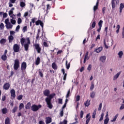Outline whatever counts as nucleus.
<instances>
[{"label":"nucleus","mask_w":124,"mask_h":124,"mask_svg":"<svg viewBox=\"0 0 124 124\" xmlns=\"http://www.w3.org/2000/svg\"><path fill=\"white\" fill-rule=\"evenodd\" d=\"M95 96V93H94L93 91L91 93H90V97L91 98H93Z\"/></svg>","instance_id":"nucleus-36"},{"label":"nucleus","mask_w":124,"mask_h":124,"mask_svg":"<svg viewBox=\"0 0 124 124\" xmlns=\"http://www.w3.org/2000/svg\"><path fill=\"white\" fill-rule=\"evenodd\" d=\"M1 59L2 60V61H6L7 60V56L3 54L1 56Z\"/></svg>","instance_id":"nucleus-26"},{"label":"nucleus","mask_w":124,"mask_h":124,"mask_svg":"<svg viewBox=\"0 0 124 124\" xmlns=\"http://www.w3.org/2000/svg\"><path fill=\"white\" fill-rule=\"evenodd\" d=\"M98 4H99V0H97L96 5L93 6V12L95 13L96 10L98 9Z\"/></svg>","instance_id":"nucleus-8"},{"label":"nucleus","mask_w":124,"mask_h":124,"mask_svg":"<svg viewBox=\"0 0 124 124\" xmlns=\"http://www.w3.org/2000/svg\"><path fill=\"white\" fill-rule=\"evenodd\" d=\"M51 66L53 69H54V70H57V69H58V66L57 65V64L55 62H53L52 63Z\"/></svg>","instance_id":"nucleus-18"},{"label":"nucleus","mask_w":124,"mask_h":124,"mask_svg":"<svg viewBox=\"0 0 124 124\" xmlns=\"http://www.w3.org/2000/svg\"><path fill=\"white\" fill-rule=\"evenodd\" d=\"M79 116L80 119H83V116H84V111H83V110L80 111Z\"/></svg>","instance_id":"nucleus-40"},{"label":"nucleus","mask_w":124,"mask_h":124,"mask_svg":"<svg viewBox=\"0 0 124 124\" xmlns=\"http://www.w3.org/2000/svg\"><path fill=\"white\" fill-rule=\"evenodd\" d=\"M70 95V89H69L67 92V94L66 95V98H68Z\"/></svg>","instance_id":"nucleus-42"},{"label":"nucleus","mask_w":124,"mask_h":124,"mask_svg":"<svg viewBox=\"0 0 124 124\" xmlns=\"http://www.w3.org/2000/svg\"><path fill=\"white\" fill-rule=\"evenodd\" d=\"M116 0H111V6L112 9H114L116 7V4L115 3Z\"/></svg>","instance_id":"nucleus-22"},{"label":"nucleus","mask_w":124,"mask_h":124,"mask_svg":"<svg viewBox=\"0 0 124 124\" xmlns=\"http://www.w3.org/2000/svg\"><path fill=\"white\" fill-rule=\"evenodd\" d=\"M95 115H96V111L94 110L92 115V117L93 119L95 118Z\"/></svg>","instance_id":"nucleus-55"},{"label":"nucleus","mask_w":124,"mask_h":124,"mask_svg":"<svg viewBox=\"0 0 124 124\" xmlns=\"http://www.w3.org/2000/svg\"><path fill=\"white\" fill-rule=\"evenodd\" d=\"M118 116L119 114H117L116 115H115V116L113 118V119L111 120V122H112V123L113 122H116V120H117V119L118 118Z\"/></svg>","instance_id":"nucleus-30"},{"label":"nucleus","mask_w":124,"mask_h":124,"mask_svg":"<svg viewBox=\"0 0 124 124\" xmlns=\"http://www.w3.org/2000/svg\"><path fill=\"white\" fill-rule=\"evenodd\" d=\"M95 25H96L95 21H93L92 24V29H94V28H95Z\"/></svg>","instance_id":"nucleus-49"},{"label":"nucleus","mask_w":124,"mask_h":124,"mask_svg":"<svg viewBox=\"0 0 124 124\" xmlns=\"http://www.w3.org/2000/svg\"><path fill=\"white\" fill-rule=\"evenodd\" d=\"M104 31L106 32V35H107V34H108V27L105 28Z\"/></svg>","instance_id":"nucleus-45"},{"label":"nucleus","mask_w":124,"mask_h":124,"mask_svg":"<svg viewBox=\"0 0 124 124\" xmlns=\"http://www.w3.org/2000/svg\"><path fill=\"white\" fill-rule=\"evenodd\" d=\"M20 5L21 7H25V6H26V3H25V2L22 1V2H20Z\"/></svg>","instance_id":"nucleus-43"},{"label":"nucleus","mask_w":124,"mask_h":124,"mask_svg":"<svg viewBox=\"0 0 124 124\" xmlns=\"http://www.w3.org/2000/svg\"><path fill=\"white\" fill-rule=\"evenodd\" d=\"M13 27V25H12L10 23L6 25V28H7V29H12Z\"/></svg>","instance_id":"nucleus-23"},{"label":"nucleus","mask_w":124,"mask_h":124,"mask_svg":"<svg viewBox=\"0 0 124 124\" xmlns=\"http://www.w3.org/2000/svg\"><path fill=\"white\" fill-rule=\"evenodd\" d=\"M118 56H119V58L120 59H122L123 58V55H124V53L122 51H120L118 53Z\"/></svg>","instance_id":"nucleus-34"},{"label":"nucleus","mask_w":124,"mask_h":124,"mask_svg":"<svg viewBox=\"0 0 124 124\" xmlns=\"http://www.w3.org/2000/svg\"><path fill=\"white\" fill-rule=\"evenodd\" d=\"M33 46L35 47V49L36 50L38 54H40L41 53V47H40L39 44H35Z\"/></svg>","instance_id":"nucleus-6"},{"label":"nucleus","mask_w":124,"mask_h":124,"mask_svg":"<svg viewBox=\"0 0 124 124\" xmlns=\"http://www.w3.org/2000/svg\"><path fill=\"white\" fill-rule=\"evenodd\" d=\"M42 107V106L41 105H36L34 104L31 106V110L33 111V112H37V111H38Z\"/></svg>","instance_id":"nucleus-2"},{"label":"nucleus","mask_w":124,"mask_h":124,"mask_svg":"<svg viewBox=\"0 0 124 124\" xmlns=\"http://www.w3.org/2000/svg\"><path fill=\"white\" fill-rule=\"evenodd\" d=\"M106 11V7H104L102 8V12H103V15H104L105 14V11Z\"/></svg>","instance_id":"nucleus-58"},{"label":"nucleus","mask_w":124,"mask_h":124,"mask_svg":"<svg viewBox=\"0 0 124 124\" xmlns=\"http://www.w3.org/2000/svg\"><path fill=\"white\" fill-rule=\"evenodd\" d=\"M56 96V93H52V94H50L48 95V97H47L45 99V101L47 105V107L49 109H52L53 108V105H52V102H51L52 101V99L55 97Z\"/></svg>","instance_id":"nucleus-1"},{"label":"nucleus","mask_w":124,"mask_h":124,"mask_svg":"<svg viewBox=\"0 0 124 124\" xmlns=\"http://www.w3.org/2000/svg\"><path fill=\"white\" fill-rule=\"evenodd\" d=\"M19 67H20V61L19 59H16L14 64V69L15 70H18Z\"/></svg>","instance_id":"nucleus-3"},{"label":"nucleus","mask_w":124,"mask_h":124,"mask_svg":"<svg viewBox=\"0 0 124 124\" xmlns=\"http://www.w3.org/2000/svg\"><path fill=\"white\" fill-rule=\"evenodd\" d=\"M84 105L85 107H89L91 105V100L88 99L86 101L84 102Z\"/></svg>","instance_id":"nucleus-15"},{"label":"nucleus","mask_w":124,"mask_h":124,"mask_svg":"<svg viewBox=\"0 0 124 124\" xmlns=\"http://www.w3.org/2000/svg\"><path fill=\"white\" fill-rule=\"evenodd\" d=\"M22 23V19L21 18H18L17 19V24H18V25H20V24H21Z\"/></svg>","instance_id":"nucleus-51"},{"label":"nucleus","mask_w":124,"mask_h":124,"mask_svg":"<svg viewBox=\"0 0 124 124\" xmlns=\"http://www.w3.org/2000/svg\"><path fill=\"white\" fill-rule=\"evenodd\" d=\"M58 103H59V104H62V99H58Z\"/></svg>","instance_id":"nucleus-60"},{"label":"nucleus","mask_w":124,"mask_h":124,"mask_svg":"<svg viewBox=\"0 0 124 124\" xmlns=\"http://www.w3.org/2000/svg\"><path fill=\"white\" fill-rule=\"evenodd\" d=\"M5 124H10V119L7 117L5 121Z\"/></svg>","instance_id":"nucleus-27"},{"label":"nucleus","mask_w":124,"mask_h":124,"mask_svg":"<svg viewBox=\"0 0 124 124\" xmlns=\"http://www.w3.org/2000/svg\"><path fill=\"white\" fill-rule=\"evenodd\" d=\"M121 74V72H118L117 74H116L113 78V80H116V79H118L119 78V76H120Z\"/></svg>","instance_id":"nucleus-24"},{"label":"nucleus","mask_w":124,"mask_h":124,"mask_svg":"<svg viewBox=\"0 0 124 124\" xmlns=\"http://www.w3.org/2000/svg\"><path fill=\"white\" fill-rule=\"evenodd\" d=\"M67 60L66 61V63H65V65H66V68H67V69H69L70 67V63H67Z\"/></svg>","instance_id":"nucleus-31"},{"label":"nucleus","mask_w":124,"mask_h":124,"mask_svg":"<svg viewBox=\"0 0 124 124\" xmlns=\"http://www.w3.org/2000/svg\"><path fill=\"white\" fill-rule=\"evenodd\" d=\"M41 21V20H38L37 21H36L35 22L36 26H38L40 24Z\"/></svg>","instance_id":"nucleus-57"},{"label":"nucleus","mask_w":124,"mask_h":124,"mask_svg":"<svg viewBox=\"0 0 124 124\" xmlns=\"http://www.w3.org/2000/svg\"><path fill=\"white\" fill-rule=\"evenodd\" d=\"M94 88V84H93V83H92L91 84V86L90 87V91H93V90Z\"/></svg>","instance_id":"nucleus-48"},{"label":"nucleus","mask_w":124,"mask_h":124,"mask_svg":"<svg viewBox=\"0 0 124 124\" xmlns=\"http://www.w3.org/2000/svg\"><path fill=\"white\" fill-rule=\"evenodd\" d=\"M62 72L63 75H64L63 79L64 80V81H65V80H66V76H67V74L65 73L64 69H62Z\"/></svg>","instance_id":"nucleus-16"},{"label":"nucleus","mask_w":124,"mask_h":124,"mask_svg":"<svg viewBox=\"0 0 124 124\" xmlns=\"http://www.w3.org/2000/svg\"><path fill=\"white\" fill-rule=\"evenodd\" d=\"M26 69H27V63L26 62H23L21 63V70L22 73L26 72Z\"/></svg>","instance_id":"nucleus-4"},{"label":"nucleus","mask_w":124,"mask_h":124,"mask_svg":"<svg viewBox=\"0 0 124 124\" xmlns=\"http://www.w3.org/2000/svg\"><path fill=\"white\" fill-rule=\"evenodd\" d=\"M23 99V95H19L17 97V99L18 100H22V99Z\"/></svg>","instance_id":"nucleus-47"},{"label":"nucleus","mask_w":124,"mask_h":124,"mask_svg":"<svg viewBox=\"0 0 124 124\" xmlns=\"http://www.w3.org/2000/svg\"><path fill=\"white\" fill-rule=\"evenodd\" d=\"M43 94L45 96H49L50 95V90L46 89L43 91Z\"/></svg>","instance_id":"nucleus-10"},{"label":"nucleus","mask_w":124,"mask_h":124,"mask_svg":"<svg viewBox=\"0 0 124 124\" xmlns=\"http://www.w3.org/2000/svg\"><path fill=\"white\" fill-rule=\"evenodd\" d=\"M11 23L13 25H15V24H16V20L15 19H11Z\"/></svg>","instance_id":"nucleus-46"},{"label":"nucleus","mask_w":124,"mask_h":124,"mask_svg":"<svg viewBox=\"0 0 124 124\" xmlns=\"http://www.w3.org/2000/svg\"><path fill=\"white\" fill-rule=\"evenodd\" d=\"M60 124H67V121L66 120H64L63 122H61Z\"/></svg>","instance_id":"nucleus-59"},{"label":"nucleus","mask_w":124,"mask_h":124,"mask_svg":"<svg viewBox=\"0 0 124 124\" xmlns=\"http://www.w3.org/2000/svg\"><path fill=\"white\" fill-rule=\"evenodd\" d=\"M102 24H103V21L100 20L98 23L99 27L102 28Z\"/></svg>","instance_id":"nucleus-38"},{"label":"nucleus","mask_w":124,"mask_h":124,"mask_svg":"<svg viewBox=\"0 0 124 124\" xmlns=\"http://www.w3.org/2000/svg\"><path fill=\"white\" fill-rule=\"evenodd\" d=\"M88 56H89V52L87 51L85 53V56L84 60V61H83L84 63H86V62H87V60H89V58H88Z\"/></svg>","instance_id":"nucleus-14"},{"label":"nucleus","mask_w":124,"mask_h":124,"mask_svg":"<svg viewBox=\"0 0 124 124\" xmlns=\"http://www.w3.org/2000/svg\"><path fill=\"white\" fill-rule=\"evenodd\" d=\"M104 45L106 49H108V46L106 45V41H105V40H104Z\"/></svg>","instance_id":"nucleus-53"},{"label":"nucleus","mask_w":124,"mask_h":124,"mask_svg":"<svg viewBox=\"0 0 124 124\" xmlns=\"http://www.w3.org/2000/svg\"><path fill=\"white\" fill-rule=\"evenodd\" d=\"M10 93H11V97H13V99H14V98H15V97H16V94H15L16 93L15 90L12 89L10 91Z\"/></svg>","instance_id":"nucleus-9"},{"label":"nucleus","mask_w":124,"mask_h":124,"mask_svg":"<svg viewBox=\"0 0 124 124\" xmlns=\"http://www.w3.org/2000/svg\"><path fill=\"white\" fill-rule=\"evenodd\" d=\"M6 43V39L2 38L0 40V44H5Z\"/></svg>","instance_id":"nucleus-25"},{"label":"nucleus","mask_w":124,"mask_h":124,"mask_svg":"<svg viewBox=\"0 0 124 124\" xmlns=\"http://www.w3.org/2000/svg\"><path fill=\"white\" fill-rule=\"evenodd\" d=\"M99 60L101 62L104 63L105 62V61H106V56H103L100 57Z\"/></svg>","instance_id":"nucleus-17"},{"label":"nucleus","mask_w":124,"mask_h":124,"mask_svg":"<svg viewBox=\"0 0 124 124\" xmlns=\"http://www.w3.org/2000/svg\"><path fill=\"white\" fill-rule=\"evenodd\" d=\"M20 30V25H18L16 29V31H19V30Z\"/></svg>","instance_id":"nucleus-64"},{"label":"nucleus","mask_w":124,"mask_h":124,"mask_svg":"<svg viewBox=\"0 0 124 124\" xmlns=\"http://www.w3.org/2000/svg\"><path fill=\"white\" fill-rule=\"evenodd\" d=\"M87 70H88V71H91V70H92V65L91 64H89L88 68H87Z\"/></svg>","instance_id":"nucleus-61"},{"label":"nucleus","mask_w":124,"mask_h":124,"mask_svg":"<svg viewBox=\"0 0 124 124\" xmlns=\"http://www.w3.org/2000/svg\"><path fill=\"white\" fill-rule=\"evenodd\" d=\"M39 75L40 76V77H41V78H43L44 75L42 73V72L40 71V70H39Z\"/></svg>","instance_id":"nucleus-50"},{"label":"nucleus","mask_w":124,"mask_h":124,"mask_svg":"<svg viewBox=\"0 0 124 124\" xmlns=\"http://www.w3.org/2000/svg\"><path fill=\"white\" fill-rule=\"evenodd\" d=\"M26 40L27 41V43H26V44H29L30 45V44H31V40H30V38H27Z\"/></svg>","instance_id":"nucleus-54"},{"label":"nucleus","mask_w":124,"mask_h":124,"mask_svg":"<svg viewBox=\"0 0 124 124\" xmlns=\"http://www.w3.org/2000/svg\"><path fill=\"white\" fill-rule=\"evenodd\" d=\"M103 47L102 46H100L98 48L96 49V53H100V51L102 50Z\"/></svg>","instance_id":"nucleus-33"},{"label":"nucleus","mask_w":124,"mask_h":124,"mask_svg":"<svg viewBox=\"0 0 124 124\" xmlns=\"http://www.w3.org/2000/svg\"><path fill=\"white\" fill-rule=\"evenodd\" d=\"M28 31V27L27 26H24L23 27V32H26Z\"/></svg>","instance_id":"nucleus-56"},{"label":"nucleus","mask_w":124,"mask_h":124,"mask_svg":"<svg viewBox=\"0 0 124 124\" xmlns=\"http://www.w3.org/2000/svg\"><path fill=\"white\" fill-rule=\"evenodd\" d=\"M103 117H104V113H102V114H101V117L99 119V122L103 121Z\"/></svg>","instance_id":"nucleus-41"},{"label":"nucleus","mask_w":124,"mask_h":124,"mask_svg":"<svg viewBox=\"0 0 124 124\" xmlns=\"http://www.w3.org/2000/svg\"><path fill=\"white\" fill-rule=\"evenodd\" d=\"M17 110H18V107L17 106H15L12 110V112L14 113L17 111Z\"/></svg>","instance_id":"nucleus-37"},{"label":"nucleus","mask_w":124,"mask_h":124,"mask_svg":"<svg viewBox=\"0 0 124 124\" xmlns=\"http://www.w3.org/2000/svg\"><path fill=\"white\" fill-rule=\"evenodd\" d=\"M24 46L25 51H28L29 47H30V45H29L28 44H25Z\"/></svg>","instance_id":"nucleus-21"},{"label":"nucleus","mask_w":124,"mask_h":124,"mask_svg":"<svg viewBox=\"0 0 124 124\" xmlns=\"http://www.w3.org/2000/svg\"><path fill=\"white\" fill-rule=\"evenodd\" d=\"M24 107H25V106H24V104L21 103L19 105V110H22V109H24Z\"/></svg>","instance_id":"nucleus-35"},{"label":"nucleus","mask_w":124,"mask_h":124,"mask_svg":"<svg viewBox=\"0 0 124 124\" xmlns=\"http://www.w3.org/2000/svg\"><path fill=\"white\" fill-rule=\"evenodd\" d=\"M39 34H40V30L39 29L38 30V32L36 37V39H37V40H38V39H39Z\"/></svg>","instance_id":"nucleus-39"},{"label":"nucleus","mask_w":124,"mask_h":124,"mask_svg":"<svg viewBox=\"0 0 124 124\" xmlns=\"http://www.w3.org/2000/svg\"><path fill=\"white\" fill-rule=\"evenodd\" d=\"M3 29H4V24H3V23H1L0 24V30H3Z\"/></svg>","instance_id":"nucleus-52"},{"label":"nucleus","mask_w":124,"mask_h":124,"mask_svg":"<svg viewBox=\"0 0 124 124\" xmlns=\"http://www.w3.org/2000/svg\"><path fill=\"white\" fill-rule=\"evenodd\" d=\"M86 118L87 119L85 124H89L90 121H91V116H90V113L87 114Z\"/></svg>","instance_id":"nucleus-12"},{"label":"nucleus","mask_w":124,"mask_h":124,"mask_svg":"<svg viewBox=\"0 0 124 124\" xmlns=\"http://www.w3.org/2000/svg\"><path fill=\"white\" fill-rule=\"evenodd\" d=\"M25 41H26V39L24 38H22L20 39V43L22 46H24V43H25Z\"/></svg>","instance_id":"nucleus-29"},{"label":"nucleus","mask_w":124,"mask_h":124,"mask_svg":"<svg viewBox=\"0 0 124 124\" xmlns=\"http://www.w3.org/2000/svg\"><path fill=\"white\" fill-rule=\"evenodd\" d=\"M79 100H80V95H78L76 97V101H77V102H78V101H79Z\"/></svg>","instance_id":"nucleus-62"},{"label":"nucleus","mask_w":124,"mask_h":124,"mask_svg":"<svg viewBox=\"0 0 124 124\" xmlns=\"http://www.w3.org/2000/svg\"><path fill=\"white\" fill-rule=\"evenodd\" d=\"M40 58L39 57H38L35 61V64L36 65H38L39 63H40Z\"/></svg>","instance_id":"nucleus-19"},{"label":"nucleus","mask_w":124,"mask_h":124,"mask_svg":"<svg viewBox=\"0 0 124 124\" xmlns=\"http://www.w3.org/2000/svg\"><path fill=\"white\" fill-rule=\"evenodd\" d=\"M8 39L9 43H12L14 40V37L13 35H10L8 36Z\"/></svg>","instance_id":"nucleus-13"},{"label":"nucleus","mask_w":124,"mask_h":124,"mask_svg":"<svg viewBox=\"0 0 124 124\" xmlns=\"http://www.w3.org/2000/svg\"><path fill=\"white\" fill-rule=\"evenodd\" d=\"M13 50L15 53H18L20 51V45L17 44H14L13 46Z\"/></svg>","instance_id":"nucleus-5"},{"label":"nucleus","mask_w":124,"mask_h":124,"mask_svg":"<svg viewBox=\"0 0 124 124\" xmlns=\"http://www.w3.org/2000/svg\"><path fill=\"white\" fill-rule=\"evenodd\" d=\"M9 88H10V84H9L8 82L4 83L3 86V90H5L6 91H7V90H9Z\"/></svg>","instance_id":"nucleus-7"},{"label":"nucleus","mask_w":124,"mask_h":124,"mask_svg":"<svg viewBox=\"0 0 124 124\" xmlns=\"http://www.w3.org/2000/svg\"><path fill=\"white\" fill-rule=\"evenodd\" d=\"M52 123V118L50 117H47L46 118V124H49Z\"/></svg>","instance_id":"nucleus-11"},{"label":"nucleus","mask_w":124,"mask_h":124,"mask_svg":"<svg viewBox=\"0 0 124 124\" xmlns=\"http://www.w3.org/2000/svg\"><path fill=\"white\" fill-rule=\"evenodd\" d=\"M2 114H6L7 113V108H3L1 109Z\"/></svg>","instance_id":"nucleus-32"},{"label":"nucleus","mask_w":124,"mask_h":124,"mask_svg":"<svg viewBox=\"0 0 124 124\" xmlns=\"http://www.w3.org/2000/svg\"><path fill=\"white\" fill-rule=\"evenodd\" d=\"M44 46L46 47H49V46L48 45V44L46 42H44Z\"/></svg>","instance_id":"nucleus-63"},{"label":"nucleus","mask_w":124,"mask_h":124,"mask_svg":"<svg viewBox=\"0 0 124 124\" xmlns=\"http://www.w3.org/2000/svg\"><path fill=\"white\" fill-rule=\"evenodd\" d=\"M123 8H124V4L123 3H121L120 6V13H122Z\"/></svg>","instance_id":"nucleus-28"},{"label":"nucleus","mask_w":124,"mask_h":124,"mask_svg":"<svg viewBox=\"0 0 124 124\" xmlns=\"http://www.w3.org/2000/svg\"><path fill=\"white\" fill-rule=\"evenodd\" d=\"M31 104L29 102L25 106V108L29 110L31 109Z\"/></svg>","instance_id":"nucleus-20"},{"label":"nucleus","mask_w":124,"mask_h":124,"mask_svg":"<svg viewBox=\"0 0 124 124\" xmlns=\"http://www.w3.org/2000/svg\"><path fill=\"white\" fill-rule=\"evenodd\" d=\"M109 122V118H106V119H105L104 120V124H108V123Z\"/></svg>","instance_id":"nucleus-44"}]
</instances>
